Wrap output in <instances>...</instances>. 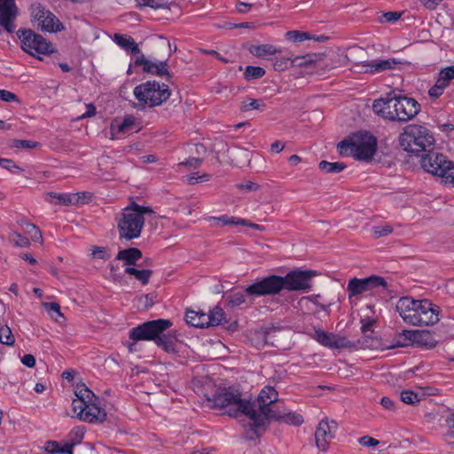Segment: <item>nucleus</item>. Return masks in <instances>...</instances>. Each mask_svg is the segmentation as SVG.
Instances as JSON below:
<instances>
[{
	"instance_id": "8fccbe9b",
	"label": "nucleus",
	"mask_w": 454,
	"mask_h": 454,
	"mask_svg": "<svg viewBox=\"0 0 454 454\" xmlns=\"http://www.w3.org/2000/svg\"><path fill=\"white\" fill-rule=\"evenodd\" d=\"M354 345L352 342L348 340L346 337H341L335 334V340L333 342L332 348H351Z\"/></svg>"
},
{
	"instance_id": "864d4df0",
	"label": "nucleus",
	"mask_w": 454,
	"mask_h": 454,
	"mask_svg": "<svg viewBox=\"0 0 454 454\" xmlns=\"http://www.w3.org/2000/svg\"><path fill=\"white\" fill-rule=\"evenodd\" d=\"M85 434L84 428L81 427H74L69 434L71 442H80Z\"/></svg>"
},
{
	"instance_id": "9d476101",
	"label": "nucleus",
	"mask_w": 454,
	"mask_h": 454,
	"mask_svg": "<svg viewBox=\"0 0 454 454\" xmlns=\"http://www.w3.org/2000/svg\"><path fill=\"white\" fill-rule=\"evenodd\" d=\"M172 325L171 320L160 318L146 321L133 327L129 333V339L133 340V343L128 346L129 350H133L132 346L137 341L153 340L155 343L159 335L170 328Z\"/></svg>"
},
{
	"instance_id": "603ef678",
	"label": "nucleus",
	"mask_w": 454,
	"mask_h": 454,
	"mask_svg": "<svg viewBox=\"0 0 454 454\" xmlns=\"http://www.w3.org/2000/svg\"><path fill=\"white\" fill-rule=\"evenodd\" d=\"M401 16V12H387L382 14L380 22L393 23L397 21Z\"/></svg>"
},
{
	"instance_id": "72a5a7b5",
	"label": "nucleus",
	"mask_w": 454,
	"mask_h": 454,
	"mask_svg": "<svg viewBox=\"0 0 454 454\" xmlns=\"http://www.w3.org/2000/svg\"><path fill=\"white\" fill-rule=\"evenodd\" d=\"M318 168L328 174L340 173L347 168V165L343 162H329L326 160H321L318 164Z\"/></svg>"
},
{
	"instance_id": "6ab92c4d",
	"label": "nucleus",
	"mask_w": 454,
	"mask_h": 454,
	"mask_svg": "<svg viewBox=\"0 0 454 454\" xmlns=\"http://www.w3.org/2000/svg\"><path fill=\"white\" fill-rule=\"evenodd\" d=\"M107 414L104 409L98 406L95 401L88 404L86 412L77 413V418L89 423H102L106 420Z\"/></svg>"
},
{
	"instance_id": "1a4fd4ad",
	"label": "nucleus",
	"mask_w": 454,
	"mask_h": 454,
	"mask_svg": "<svg viewBox=\"0 0 454 454\" xmlns=\"http://www.w3.org/2000/svg\"><path fill=\"white\" fill-rule=\"evenodd\" d=\"M170 94L167 84L156 81H147L134 89L136 98L150 107L161 105L169 98Z\"/></svg>"
},
{
	"instance_id": "c03bdc74",
	"label": "nucleus",
	"mask_w": 454,
	"mask_h": 454,
	"mask_svg": "<svg viewBox=\"0 0 454 454\" xmlns=\"http://www.w3.org/2000/svg\"><path fill=\"white\" fill-rule=\"evenodd\" d=\"M10 240L20 247H27L30 245L29 239L17 231H12L10 234Z\"/></svg>"
},
{
	"instance_id": "9b49d317",
	"label": "nucleus",
	"mask_w": 454,
	"mask_h": 454,
	"mask_svg": "<svg viewBox=\"0 0 454 454\" xmlns=\"http://www.w3.org/2000/svg\"><path fill=\"white\" fill-rule=\"evenodd\" d=\"M16 34L20 41L21 49L32 56H35V52L48 55L55 51L51 43L30 28H20Z\"/></svg>"
},
{
	"instance_id": "052dcab7",
	"label": "nucleus",
	"mask_w": 454,
	"mask_h": 454,
	"mask_svg": "<svg viewBox=\"0 0 454 454\" xmlns=\"http://www.w3.org/2000/svg\"><path fill=\"white\" fill-rule=\"evenodd\" d=\"M374 320L370 317H365L361 319V331L363 333H366L368 332H372V325L374 324Z\"/></svg>"
},
{
	"instance_id": "37998d69",
	"label": "nucleus",
	"mask_w": 454,
	"mask_h": 454,
	"mask_svg": "<svg viewBox=\"0 0 454 454\" xmlns=\"http://www.w3.org/2000/svg\"><path fill=\"white\" fill-rule=\"evenodd\" d=\"M415 333V330H403L401 333H399L398 337L399 340H397L398 346H408L410 344H412L413 341V334Z\"/></svg>"
},
{
	"instance_id": "0eeeda50",
	"label": "nucleus",
	"mask_w": 454,
	"mask_h": 454,
	"mask_svg": "<svg viewBox=\"0 0 454 454\" xmlns=\"http://www.w3.org/2000/svg\"><path fill=\"white\" fill-rule=\"evenodd\" d=\"M401 147L408 153L420 157L422 153L434 148L435 139L426 126L408 125L399 136Z\"/></svg>"
},
{
	"instance_id": "de8ad7c7",
	"label": "nucleus",
	"mask_w": 454,
	"mask_h": 454,
	"mask_svg": "<svg viewBox=\"0 0 454 454\" xmlns=\"http://www.w3.org/2000/svg\"><path fill=\"white\" fill-rule=\"evenodd\" d=\"M0 166L12 173H20L23 169L16 165V163L11 159H2L0 160Z\"/></svg>"
},
{
	"instance_id": "20e7f679",
	"label": "nucleus",
	"mask_w": 454,
	"mask_h": 454,
	"mask_svg": "<svg viewBox=\"0 0 454 454\" xmlns=\"http://www.w3.org/2000/svg\"><path fill=\"white\" fill-rule=\"evenodd\" d=\"M145 215H155V212L150 207L130 202L116 218L120 239L132 240L139 238L145 225Z\"/></svg>"
},
{
	"instance_id": "7ed1b4c3",
	"label": "nucleus",
	"mask_w": 454,
	"mask_h": 454,
	"mask_svg": "<svg viewBox=\"0 0 454 454\" xmlns=\"http://www.w3.org/2000/svg\"><path fill=\"white\" fill-rule=\"evenodd\" d=\"M278 394L273 387L265 386L258 395L254 404V416H250V421L245 425V438L255 440L262 436L269 425L268 411H275L278 406L271 405L278 402Z\"/></svg>"
},
{
	"instance_id": "ddd939ff",
	"label": "nucleus",
	"mask_w": 454,
	"mask_h": 454,
	"mask_svg": "<svg viewBox=\"0 0 454 454\" xmlns=\"http://www.w3.org/2000/svg\"><path fill=\"white\" fill-rule=\"evenodd\" d=\"M31 18L37 22V27L42 31L56 33L64 30L59 20L39 3L31 5Z\"/></svg>"
},
{
	"instance_id": "69168bd1",
	"label": "nucleus",
	"mask_w": 454,
	"mask_h": 454,
	"mask_svg": "<svg viewBox=\"0 0 454 454\" xmlns=\"http://www.w3.org/2000/svg\"><path fill=\"white\" fill-rule=\"evenodd\" d=\"M202 161V158H190L186 161L182 162L181 164L184 166H189L193 168H197L200 166Z\"/></svg>"
},
{
	"instance_id": "5701e85b",
	"label": "nucleus",
	"mask_w": 454,
	"mask_h": 454,
	"mask_svg": "<svg viewBox=\"0 0 454 454\" xmlns=\"http://www.w3.org/2000/svg\"><path fill=\"white\" fill-rule=\"evenodd\" d=\"M143 254L140 249L137 247H129L120 250L115 260L123 261L126 265H137V262L142 258Z\"/></svg>"
},
{
	"instance_id": "4c0bfd02",
	"label": "nucleus",
	"mask_w": 454,
	"mask_h": 454,
	"mask_svg": "<svg viewBox=\"0 0 454 454\" xmlns=\"http://www.w3.org/2000/svg\"><path fill=\"white\" fill-rule=\"evenodd\" d=\"M208 317H210V326H217L223 324L225 320L224 311L220 307H215L208 313Z\"/></svg>"
},
{
	"instance_id": "7c9ffc66",
	"label": "nucleus",
	"mask_w": 454,
	"mask_h": 454,
	"mask_svg": "<svg viewBox=\"0 0 454 454\" xmlns=\"http://www.w3.org/2000/svg\"><path fill=\"white\" fill-rule=\"evenodd\" d=\"M208 220L215 222V226L247 224V221L245 219L236 218L233 216L230 217L227 215H223L219 217L210 216Z\"/></svg>"
},
{
	"instance_id": "c85d7f7f",
	"label": "nucleus",
	"mask_w": 454,
	"mask_h": 454,
	"mask_svg": "<svg viewBox=\"0 0 454 454\" xmlns=\"http://www.w3.org/2000/svg\"><path fill=\"white\" fill-rule=\"evenodd\" d=\"M74 394L78 399L85 402L86 403H90L93 401H97L98 398L95 395V394L85 385L81 384L77 385Z\"/></svg>"
},
{
	"instance_id": "bf43d9fd",
	"label": "nucleus",
	"mask_w": 454,
	"mask_h": 454,
	"mask_svg": "<svg viewBox=\"0 0 454 454\" xmlns=\"http://www.w3.org/2000/svg\"><path fill=\"white\" fill-rule=\"evenodd\" d=\"M88 404L89 403H86L85 402L83 403V401H81L80 399H74L72 403V406H73V411L74 412H75L76 414L78 412H81L82 410V412H86L87 409H88Z\"/></svg>"
},
{
	"instance_id": "338daca9",
	"label": "nucleus",
	"mask_w": 454,
	"mask_h": 454,
	"mask_svg": "<svg viewBox=\"0 0 454 454\" xmlns=\"http://www.w3.org/2000/svg\"><path fill=\"white\" fill-rule=\"evenodd\" d=\"M45 308L49 312H55L58 316L63 317L60 311V306L56 302H46L44 303Z\"/></svg>"
},
{
	"instance_id": "6e6d98bb",
	"label": "nucleus",
	"mask_w": 454,
	"mask_h": 454,
	"mask_svg": "<svg viewBox=\"0 0 454 454\" xmlns=\"http://www.w3.org/2000/svg\"><path fill=\"white\" fill-rule=\"evenodd\" d=\"M199 311L188 309L185 313V321L188 325L198 327L196 322H198Z\"/></svg>"
},
{
	"instance_id": "0e129e2a",
	"label": "nucleus",
	"mask_w": 454,
	"mask_h": 454,
	"mask_svg": "<svg viewBox=\"0 0 454 454\" xmlns=\"http://www.w3.org/2000/svg\"><path fill=\"white\" fill-rule=\"evenodd\" d=\"M21 362L25 366L33 368L35 365V357L31 354H26L21 358Z\"/></svg>"
},
{
	"instance_id": "39448f33",
	"label": "nucleus",
	"mask_w": 454,
	"mask_h": 454,
	"mask_svg": "<svg viewBox=\"0 0 454 454\" xmlns=\"http://www.w3.org/2000/svg\"><path fill=\"white\" fill-rule=\"evenodd\" d=\"M337 148L341 155L369 162L376 153L378 141L370 132L360 131L340 142Z\"/></svg>"
},
{
	"instance_id": "4d7b16f0",
	"label": "nucleus",
	"mask_w": 454,
	"mask_h": 454,
	"mask_svg": "<svg viewBox=\"0 0 454 454\" xmlns=\"http://www.w3.org/2000/svg\"><path fill=\"white\" fill-rule=\"evenodd\" d=\"M0 100L4 102H20L16 94L5 90H0Z\"/></svg>"
},
{
	"instance_id": "cd10ccee",
	"label": "nucleus",
	"mask_w": 454,
	"mask_h": 454,
	"mask_svg": "<svg viewBox=\"0 0 454 454\" xmlns=\"http://www.w3.org/2000/svg\"><path fill=\"white\" fill-rule=\"evenodd\" d=\"M47 195L52 199L50 200L51 202L58 205L69 206L77 204V199L74 193L49 192Z\"/></svg>"
},
{
	"instance_id": "e433bc0d",
	"label": "nucleus",
	"mask_w": 454,
	"mask_h": 454,
	"mask_svg": "<svg viewBox=\"0 0 454 454\" xmlns=\"http://www.w3.org/2000/svg\"><path fill=\"white\" fill-rule=\"evenodd\" d=\"M266 71L261 67L247 66L244 72V77L247 81L260 79L264 76Z\"/></svg>"
},
{
	"instance_id": "a878e982",
	"label": "nucleus",
	"mask_w": 454,
	"mask_h": 454,
	"mask_svg": "<svg viewBox=\"0 0 454 454\" xmlns=\"http://www.w3.org/2000/svg\"><path fill=\"white\" fill-rule=\"evenodd\" d=\"M309 56H301L297 57L294 60L291 61L290 59L283 58L280 59H277L274 64L273 67L276 71H284L289 67L291 64H296L297 66H306L309 63H310L312 60L308 59Z\"/></svg>"
},
{
	"instance_id": "393cba45",
	"label": "nucleus",
	"mask_w": 454,
	"mask_h": 454,
	"mask_svg": "<svg viewBox=\"0 0 454 454\" xmlns=\"http://www.w3.org/2000/svg\"><path fill=\"white\" fill-rule=\"evenodd\" d=\"M175 340L176 335L174 333H165V332H163L159 335L155 344L170 354L176 352Z\"/></svg>"
},
{
	"instance_id": "13d9d810",
	"label": "nucleus",
	"mask_w": 454,
	"mask_h": 454,
	"mask_svg": "<svg viewBox=\"0 0 454 454\" xmlns=\"http://www.w3.org/2000/svg\"><path fill=\"white\" fill-rule=\"evenodd\" d=\"M196 324L198 325V328L209 327L210 317H208V314L199 311L198 322H196Z\"/></svg>"
},
{
	"instance_id": "4468645a",
	"label": "nucleus",
	"mask_w": 454,
	"mask_h": 454,
	"mask_svg": "<svg viewBox=\"0 0 454 454\" xmlns=\"http://www.w3.org/2000/svg\"><path fill=\"white\" fill-rule=\"evenodd\" d=\"M380 286L384 288L387 287V283L385 278L377 275H372L364 278H353L349 279L347 290L348 296L352 297L372 291Z\"/></svg>"
},
{
	"instance_id": "c9c22d12",
	"label": "nucleus",
	"mask_w": 454,
	"mask_h": 454,
	"mask_svg": "<svg viewBox=\"0 0 454 454\" xmlns=\"http://www.w3.org/2000/svg\"><path fill=\"white\" fill-rule=\"evenodd\" d=\"M140 6L151 7L153 9L169 8L171 0H136Z\"/></svg>"
},
{
	"instance_id": "473e14b6",
	"label": "nucleus",
	"mask_w": 454,
	"mask_h": 454,
	"mask_svg": "<svg viewBox=\"0 0 454 454\" xmlns=\"http://www.w3.org/2000/svg\"><path fill=\"white\" fill-rule=\"evenodd\" d=\"M20 224L25 233L29 235L35 242L43 241L42 232L35 224L28 221H22Z\"/></svg>"
},
{
	"instance_id": "58836bf2",
	"label": "nucleus",
	"mask_w": 454,
	"mask_h": 454,
	"mask_svg": "<svg viewBox=\"0 0 454 454\" xmlns=\"http://www.w3.org/2000/svg\"><path fill=\"white\" fill-rule=\"evenodd\" d=\"M286 38L289 41L298 43L305 40H311L312 35L308 32H302L299 30H290L286 33Z\"/></svg>"
},
{
	"instance_id": "3c124183",
	"label": "nucleus",
	"mask_w": 454,
	"mask_h": 454,
	"mask_svg": "<svg viewBox=\"0 0 454 454\" xmlns=\"http://www.w3.org/2000/svg\"><path fill=\"white\" fill-rule=\"evenodd\" d=\"M153 275L152 270H137L135 278L139 280L143 285H146L149 282L150 278Z\"/></svg>"
},
{
	"instance_id": "ea45409f",
	"label": "nucleus",
	"mask_w": 454,
	"mask_h": 454,
	"mask_svg": "<svg viewBox=\"0 0 454 454\" xmlns=\"http://www.w3.org/2000/svg\"><path fill=\"white\" fill-rule=\"evenodd\" d=\"M261 106H265L261 99L247 98L240 103L239 109L241 112H249L258 110Z\"/></svg>"
},
{
	"instance_id": "b1692460",
	"label": "nucleus",
	"mask_w": 454,
	"mask_h": 454,
	"mask_svg": "<svg viewBox=\"0 0 454 454\" xmlns=\"http://www.w3.org/2000/svg\"><path fill=\"white\" fill-rule=\"evenodd\" d=\"M392 97L388 95L386 98H379L373 101V112L381 117L391 121Z\"/></svg>"
},
{
	"instance_id": "4be33fe9",
	"label": "nucleus",
	"mask_w": 454,
	"mask_h": 454,
	"mask_svg": "<svg viewBox=\"0 0 454 454\" xmlns=\"http://www.w3.org/2000/svg\"><path fill=\"white\" fill-rule=\"evenodd\" d=\"M398 62L395 59H373L366 62L364 67H367L365 72L369 73H380L386 70L395 68Z\"/></svg>"
},
{
	"instance_id": "09e8293b",
	"label": "nucleus",
	"mask_w": 454,
	"mask_h": 454,
	"mask_svg": "<svg viewBox=\"0 0 454 454\" xmlns=\"http://www.w3.org/2000/svg\"><path fill=\"white\" fill-rule=\"evenodd\" d=\"M393 228L390 225L373 227L372 234L375 239L385 237L392 233Z\"/></svg>"
},
{
	"instance_id": "49530a36",
	"label": "nucleus",
	"mask_w": 454,
	"mask_h": 454,
	"mask_svg": "<svg viewBox=\"0 0 454 454\" xmlns=\"http://www.w3.org/2000/svg\"><path fill=\"white\" fill-rule=\"evenodd\" d=\"M135 125V118L131 115L126 116L122 122L118 125V132L126 133L132 129Z\"/></svg>"
},
{
	"instance_id": "2f4dec72",
	"label": "nucleus",
	"mask_w": 454,
	"mask_h": 454,
	"mask_svg": "<svg viewBox=\"0 0 454 454\" xmlns=\"http://www.w3.org/2000/svg\"><path fill=\"white\" fill-rule=\"evenodd\" d=\"M313 339L316 340L321 345L332 348L333 342L335 340V334L323 331L321 329H317L314 333Z\"/></svg>"
},
{
	"instance_id": "f03ea898",
	"label": "nucleus",
	"mask_w": 454,
	"mask_h": 454,
	"mask_svg": "<svg viewBox=\"0 0 454 454\" xmlns=\"http://www.w3.org/2000/svg\"><path fill=\"white\" fill-rule=\"evenodd\" d=\"M395 309L403 320L411 325H433L440 319L439 308L427 299L401 297L396 302Z\"/></svg>"
},
{
	"instance_id": "f3484780",
	"label": "nucleus",
	"mask_w": 454,
	"mask_h": 454,
	"mask_svg": "<svg viewBox=\"0 0 454 454\" xmlns=\"http://www.w3.org/2000/svg\"><path fill=\"white\" fill-rule=\"evenodd\" d=\"M135 67L143 66L145 73L153 74L158 76H166L167 81H170L172 74L168 69V60L165 61H151L145 59L144 55L137 57L134 62Z\"/></svg>"
},
{
	"instance_id": "aec40b11",
	"label": "nucleus",
	"mask_w": 454,
	"mask_h": 454,
	"mask_svg": "<svg viewBox=\"0 0 454 454\" xmlns=\"http://www.w3.org/2000/svg\"><path fill=\"white\" fill-rule=\"evenodd\" d=\"M269 421L270 420H277L282 421L286 424L300 426L303 423V418L301 414L293 411H282L278 407L275 411H269Z\"/></svg>"
},
{
	"instance_id": "f257e3e1",
	"label": "nucleus",
	"mask_w": 454,
	"mask_h": 454,
	"mask_svg": "<svg viewBox=\"0 0 454 454\" xmlns=\"http://www.w3.org/2000/svg\"><path fill=\"white\" fill-rule=\"evenodd\" d=\"M315 276L317 272L311 270H294L284 277L272 274L256 279L246 287V293L252 296H274L283 290L308 292L312 286L311 280Z\"/></svg>"
},
{
	"instance_id": "774afa93",
	"label": "nucleus",
	"mask_w": 454,
	"mask_h": 454,
	"mask_svg": "<svg viewBox=\"0 0 454 454\" xmlns=\"http://www.w3.org/2000/svg\"><path fill=\"white\" fill-rule=\"evenodd\" d=\"M76 442H66L63 446L60 445L59 454H74L73 448Z\"/></svg>"
},
{
	"instance_id": "5fc2aeb1",
	"label": "nucleus",
	"mask_w": 454,
	"mask_h": 454,
	"mask_svg": "<svg viewBox=\"0 0 454 454\" xmlns=\"http://www.w3.org/2000/svg\"><path fill=\"white\" fill-rule=\"evenodd\" d=\"M77 199V204L76 205H83L88 204L92 200V193L89 192H76L74 193Z\"/></svg>"
},
{
	"instance_id": "f8f14e48",
	"label": "nucleus",
	"mask_w": 454,
	"mask_h": 454,
	"mask_svg": "<svg viewBox=\"0 0 454 454\" xmlns=\"http://www.w3.org/2000/svg\"><path fill=\"white\" fill-rule=\"evenodd\" d=\"M391 121L405 122L413 119L420 111V105L413 98L392 97Z\"/></svg>"
},
{
	"instance_id": "79ce46f5",
	"label": "nucleus",
	"mask_w": 454,
	"mask_h": 454,
	"mask_svg": "<svg viewBox=\"0 0 454 454\" xmlns=\"http://www.w3.org/2000/svg\"><path fill=\"white\" fill-rule=\"evenodd\" d=\"M40 145L38 142L33 140H22V139H13L11 141L10 147L12 148H21V149H34Z\"/></svg>"
},
{
	"instance_id": "bb28decb",
	"label": "nucleus",
	"mask_w": 454,
	"mask_h": 454,
	"mask_svg": "<svg viewBox=\"0 0 454 454\" xmlns=\"http://www.w3.org/2000/svg\"><path fill=\"white\" fill-rule=\"evenodd\" d=\"M246 295H247L248 297H253L252 295H248L246 293V289L244 290V293L235 292V293H231V294L226 295L225 299H226L227 307L234 308V307L240 306L245 303H247L248 306H251L254 303L253 300L249 299V301H247Z\"/></svg>"
},
{
	"instance_id": "a18cd8bd",
	"label": "nucleus",
	"mask_w": 454,
	"mask_h": 454,
	"mask_svg": "<svg viewBox=\"0 0 454 454\" xmlns=\"http://www.w3.org/2000/svg\"><path fill=\"white\" fill-rule=\"evenodd\" d=\"M401 402L407 404H414L419 402L418 394L411 390H404L400 395Z\"/></svg>"
},
{
	"instance_id": "a19ab883",
	"label": "nucleus",
	"mask_w": 454,
	"mask_h": 454,
	"mask_svg": "<svg viewBox=\"0 0 454 454\" xmlns=\"http://www.w3.org/2000/svg\"><path fill=\"white\" fill-rule=\"evenodd\" d=\"M0 342L7 346H12L15 342L12 330L7 325L0 327Z\"/></svg>"
},
{
	"instance_id": "e2e57ef3",
	"label": "nucleus",
	"mask_w": 454,
	"mask_h": 454,
	"mask_svg": "<svg viewBox=\"0 0 454 454\" xmlns=\"http://www.w3.org/2000/svg\"><path fill=\"white\" fill-rule=\"evenodd\" d=\"M359 443L366 447H373L379 444V441L371 436L365 435L359 439Z\"/></svg>"
},
{
	"instance_id": "2eb2a0df",
	"label": "nucleus",
	"mask_w": 454,
	"mask_h": 454,
	"mask_svg": "<svg viewBox=\"0 0 454 454\" xmlns=\"http://www.w3.org/2000/svg\"><path fill=\"white\" fill-rule=\"evenodd\" d=\"M18 12L15 0H0V26L8 33H13L15 30L14 20Z\"/></svg>"
},
{
	"instance_id": "f704fd0d",
	"label": "nucleus",
	"mask_w": 454,
	"mask_h": 454,
	"mask_svg": "<svg viewBox=\"0 0 454 454\" xmlns=\"http://www.w3.org/2000/svg\"><path fill=\"white\" fill-rule=\"evenodd\" d=\"M413 336V343L418 346H432L433 338L428 331H420L415 330V333H412Z\"/></svg>"
},
{
	"instance_id": "680f3d73",
	"label": "nucleus",
	"mask_w": 454,
	"mask_h": 454,
	"mask_svg": "<svg viewBox=\"0 0 454 454\" xmlns=\"http://www.w3.org/2000/svg\"><path fill=\"white\" fill-rule=\"evenodd\" d=\"M60 443L55 441H48L45 445V450L50 454H59Z\"/></svg>"
},
{
	"instance_id": "412c9836",
	"label": "nucleus",
	"mask_w": 454,
	"mask_h": 454,
	"mask_svg": "<svg viewBox=\"0 0 454 454\" xmlns=\"http://www.w3.org/2000/svg\"><path fill=\"white\" fill-rule=\"evenodd\" d=\"M113 40L118 46L133 56L138 55L140 53V49L138 48L137 43L131 36L128 35L114 34Z\"/></svg>"
},
{
	"instance_id": "6e6552de",
	"label": "nucleus",
	"mask_w": 454,
	"mask_h": 454,
	"mask_svg": "<svg viewBox=\"0 0 454 454\" xmlns=\"http://www.w3.org/2000/svg\"><path fill=\"white\" fill-rule=\"evenodd\" d=\"M419 158L420 165L425 171L445 178V183L454 184V175L451 171L453 163L448 160L445 155L430 149L422 153Z\"/></svg>"
},
{
	"instance_id": "c756f323",
	"label": "nucleus",
	"mask_w": 454,
	"mask_h": 454,
	"mask_svg": "<svg viewBox=\"0 0 454 454\" xmlns=\"http://www.w3.org/2000/svg\"><path fill=\"white\" fill-rule=\"evenodd\" d=\"M248 51L257 58H264L278 52V50L271 44L251 45Z\"/></svg>"
},
{
	"instance_id": "a211bd4d",
	"label": "nucleus",
	"mask_w": 454,
	"mask_h": 454,
	"mask_svg": "<svg viewBox=\"0 0 454 454\" xmlns=\"http://www.w3.org/2000/svg\"><path fill=\"white\" fill-rule=\"evenodd\" d=\"M452 79H454V66L442 69L434 85L428 90L429 97L432 99H436L442 96Z\"/></svg>"
},
{
	"instance_id": "dca6fc26",
	"label": "nucleus",
	"mask_w": 454,
	"mask_h": 454,
	"mask_svg": "<svg viewBox=\"0 0 454 454\" xmlns=\"http://www.w3.org/2000/svg\"><path fill=\"white\" fill-rule=\"evenodd\" d=\"M337 428V423L334 420L328 422L327 419H322L316 429L315 440L317 447L325 451L328 449L329 441L333 438V431Z\"/></svg>"
},
{
	"instance_id": "423d86ee",
	"label": "nucleus",
	"mask_w": 454,
	"mask_h": 454,
	"mask_svg": "<svg viewBox=\"0 0 454 454\" xmlns=\"http://www.w3.org/2000/svg\"><path fill=\"white\" fill-rule=\"evenodd\" d=\"M208 400L215 408L228 409L227 414L231 417L237 418L244 414L250 419V416H254V404L243 399L241 393L233 387L218 388Z\"/></svg>"
}]
</instances>
